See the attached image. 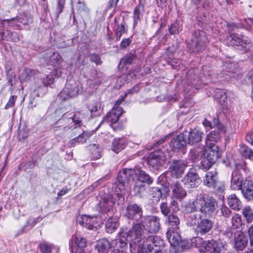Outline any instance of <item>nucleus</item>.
Returning <instances> with one entry per match:
<instances>
[{"mask_svg": "<svg viewBox=\"0 0 253 253\" xmlns=\"http://www.w3.org/2000/svg\"><path fill=\"white\" fill-rule=\"evenodd\" d=\"M140 226L136 223H133L131 227H122L118 233V237L124 241L130 242L129 248L131 253H136V248L140 249V246L145 243L147 237L142 236L140 232Z\"/></svg>", "mask_w": 253, "mask_h": 253, "instance_id": "obj_1", "label": "nucleus"}, {"mask_svg": "<svg viewBox=\"0 0 253 253\" xmlns=\"http://www.w3.org/2000/svg\"><path fill=\"white\" fill-rule=\"evenodd\" d=\"M229 35L227 37L226 43L229 46H241L245 52L251 51V40L242 34L235 33V31L242 28L241 23H228L227 25Z\"/></svg>", "mask_w": 253, "mask_h": 253, "instance_id": "obj_2", "label": "nucleus"}, {"mask_svg": "<svg viewBox=\"0 0 253 253\" xmlns=\"http://www.w3.org/2000/svg\"><path fill=\"white\" fill-rule=\"evenodd\" d=\"M209 42L206 33L203 30L192 32V38L187 42V48L190 53H198L205 50Z\"/></svg>", "mask_w": 253, "mask_h": 253, "instance_id": "obj_3", "label": "nucleus"}, {"mask_svg": "<svg viewBox=\"0 0 253 253\" xmlns=\"http://www.w3.org/2000/svg\"><path fill=\"white\" fill-rule=\"evenodd\" d=\"M143 210L141 205L133 201L127 202L123 209V216L132 221V224L140 222L143 218Z\"/></svg>", "mask_w": 253, "mask_h": 253, "instance_id": "obj_4", "label": "nucleus"}, {"mask_svg": "<svg viewBox=\"0 0 253 253\" xmlns=\"http://www.w3.org/2000/svg\"><path fill=\"white\" fill-rule=\"evenodd\" d=\"M199 200V211L205 217L212 215L218 207L217 200L212 196L204 195H200Z\"/></svg>", "mask_w": 253, "mask_h": 253, "instance_id": "obj_5", "label": "nucleus"}, {"mask_svg": "<svg viewBox=\"0 0 253 253\" xmlns=\"http://www.w3.org/2000/svg\"><path fill=\"white\" fill-rule=\"evenodd\" d=\"M158 183H160L161 187H152L149 189V194L153 200L157 203L161 199L166 198L170 192L169 183L167 182L165 174H161L158 178Z\"/></svg>", "mask_w": 253, "mask_h": 253, "instance_id": "obj_6", "label": "nucleus"}, {"mask_svg": "<svg viewBox=\"0 0 253 253\" xmlns=\"http://www.w3.org/2000/svg\"><path fill=\"white\" fill-rule=\"evenodd\" d=\"M203 184L206 187L213 189L216 194H222L225 190V183L220 181L216 170L208 171L203 178Z\"/></svg>", "mask_w": 253, "mask_h": 253, "instance_id": "obj_7", "label": "nucleus"}, {"mask_svg": "<svg viewBox=\"0 0 253 253\" xmlns=\"http://www.w3.org/2000/svg\"><path fill=\"white\" fill-rule=\"evenodd\" d=\"M125 112L121 107L113 108L103 117L99 126L104 122H106L110 124L114 131H119L123 129L124 128V125L123 123H120L119 120L121 116Z\"/></svg>", "mask_w": 253, "mask_h": 253, "instance_id": "obj_8", "label": "nucleus"}, {"mask_svg": "<svg viewBox=\"0 0 253 253\" xmlns=\"http://www.w3.org/2000/svg\"><path fill=\"white\" fill-rule=\"evenodd\" d=\"M227 244L219 238L214 237L203 241L200 249L201 253H222L226 249Z\"/></svg>", "mask_w": 253, "mask_h": 253, "instance_id": "obj_9", "label": "nucleus"}, {"mask_svg": "<svg viewBox=\"0 0 253 253\" xmlns=\"http://www.w3.org/2000/svg\"><path fill=\"white\" fill-rule=\"evenodd\" d=\"M140 226V232L145 236L144 231L155 234L160 229V218L156 215L144 216L140 222L136 223Z\"/></svg>", "mask_w": 253, "mask_h": 253, "instance_id": "obj_10", "label": "nucleus"}, {"mask_svg": "<svg viewBox=\"0 0 253 253\" xmlns=\"http://www.w3.org/2000/svg\"><path fill=\"white\" fill-rule=\"evenodd\" d=\"M163 150L161 148L154 150L149 153L147 158V164L149 168L158 169L162 166L166 160L165 152L168 150L167 145L162 146Z\"/></svg>", "mask_w": 253, "mask_h": 253, "instance_id": "obj_11", "label": "nucleus"}, {"mask_svg": "<svg viewBox=\"0 0 253 253\" xmlns=\"http://www.w3.org/2000/svg\"><path fill=\"white\" fill-rule=\"evenodd\" d=\"M147 249H142L139 253H162L165 247V242L157 236L150 235L146 239Z\"/></svg>", "mask_w": 253, "mask_h": 253, "instance_id": "obj_12", "label": "nucleus"}, {"mask_svg": "<svg viewBox=\"0 0 253 253\" xmlns=\"http://www.w3.org/2000/svg\"><path fill=\"white\" fill-rule=\"evenodd\" d=\"M79 91L77 83L73 79L68 80L64 88L58 95V100L63 102L69 98L76 97Z\"/></svg>", "mask_w": 253, "mask_h": 253, "instance_id": "obj_13", "label": "nucleus"}, {"mask_svg": "<svg viewBox=\"0 0 253 253\" xmlns=\"http://www.w3.org/2000/svg\"><path fill=\"white\" fill-rule=\"evenodd\" d=\"M187 167V162L184 160L170 159L169 162L168 172L172 177H182Z\"/></svg>", "mask_w": 253, "mask_h": 253, "instance_id": "obj_14", "label": "nucleus"}, {"mask_svg": "<svg viewBox=\"0 0 253 253\" xmlns=\"http://www.w3.org/2000/svg\"><path fill=\"white\" fill-rule=\"evenodd\" d=\"M187 145L199 146L202 141L204 132L198 128H191L183 132Z\"/></svg>", "mask_w": 253, "mask_h": 253, "instance_id": "obj_15", "label": "nucleus"}, {"mask_svg": "<svg viewBox=\"0 0 253 253\" xmlns=\"http://www.w3.org/2000/svg\"><path fill=\"white\" fill-rule=\"evenodd\" d=\"M214 130L211 131L207 134L206 142L208 146L210 142L217 143L220 140L221 135L225 133V130L224 126L219 123L218 119H214Z\"/></svg>", "mask_w": 253, "mask_h": 253, "instance_id": "obj_16", "label": "nucleus"}, {"mask_svg": "<svg viewBox=\"0 0 253 253\" xmlns=\"http://www.w3.org/2000/svg\"><path fill=\"white\" fill-rule=\"evenodd\" d=\"M187 143L183 132L174 136L170 140L169 146L173 152L185 153Z\"/></svg>", "mask_w": 253, "mask_h": 253, "instance_id": "obj_17", "label": "nucleus"}, {"mask_svg": "<svg viewBox=\"0 0 253 253\" xmlns=\"http://www.w3.org/2000/svg\"><path fill=\"white\" fill-rule=\"evenodd\" d=\"M77 221L81 226L92 230L98 229L100 225L103 224L102 220H98L97 217L86 215L79 217Z\"/></svg>", "mask_w": 253, "mask_h": 253, "instance_id": "obj_18", "label": "nucleus"}, {"mask_svg": "<svg viewBox=\"0 0 253 253\" xmlns=\"http://www.w3.org/2000/svg\"><path fill=\"white\" fill-rule=\"evenodd\" d=\"M135 172L134 169H124L119 172L116 184L121 191L125 190L126 184L133 179L132 175Z\"/></svg>", "mask_w": 253, "mask_h": 253, "instance_id": "obj_19", "label": "nucleus"}, {"mask_svg": "<svg viewBox=\"0 0 253 253\" xmlns=\"http://www.w3.org/2000/svg\"><path fill=\"white\" fill-rule=\"evenodd\" d=\"M214 227V222L210 218L203 217L198 220L195 228V232L199 236H205L210 234Z\"/></svg>", "mask_w": 253, "mask_h": 253, "instance_id": "obj_20", "label": "nucleus"}, {"mask_svg": "<svg viewBox=\"0 0 253 253\" xmlns=\"http://www.w3.org/2000/svg\"><path fill=\"white\" fill-rule=\"evenodd\" d=\"M182 181L187 187L196 188L201 184L202 180L196 170L194 168H190L182 179Z\"/></svg>", "mask_w": 253, "mask_h": 253, "instance_id": "obj_21", "label": "nucleus"}, {"mask_svg": "<svg viewBox=\"0 0 253 253\" xmlns=\"http://www.w3.org/2000/svg\"><path fill=\"white\" fill-rule=\"evenodd\" d=\"M70 253H77L80 250L85 251L84 248L87 246V241L85 238L79 234L73 235L69 242Z\"/></svg>", "mask_w": 253, "mask_h": 253, "instance_id": "obj_22", "label": "nucleus"}, {"mask_svg": "<svg viewBox=\"0 0 253 253\" xmlns=\"http://www.w3.org/2000/svg\"><path fill=\"white\" fill-rule=\"evenodd\" d=\"M114 204L115 201L111 195L101 197L98 204L99 211L101 213L107 214V216L112 215L114 213L113 208Z\"/></svg>", "mask_w": 253, "mask_h": 253, "instance_id": "obj_23", "label": "nucleus"}, {"mask_svg": "<svg viewBox=\"0 0 253 253\" xmlns=\"http://www.w3.org/2000/svg\"><path fill=\"white\" fill-rule=\"evenodd\" d=\"M81 113L78 114L69 113L68 112L64 113L62 118L59 119L55 124L56 127H59L61 126L60 124L64 122H69L71 121L72 123H74L75 125L78 126H75L74 129H80V127L82 125V118L80 116Z\"/></svg>", "mask_w": 253, "mask_h": 253, "instance_id": "obj_24", "label": "nucleus"}, {"mask_svg": "<svg viewBox=\"0 0 253 253\" xmlns=\"http://www.w3.org/2000/svg\"><path fill=\"white\" fill-rule=\"evenodd\" d=\"M243 198L248 201H253V181L246 179L239 190Z\"/></svg>", "mask_w": 253, "mask_h": 253, "instance_id": "obj_25", "label": "nucleus"}, {"mask_svg": "<svg viewBox=\"0 0 253 253\" xmlns=\"http://www.w3.org/2000/svg\"><path fill=\"white\" fill-rule=\"evenodd\" d=\"M172 190V197L176 199L181 201L187 195L186 190L182 187L180 182L178 180L173 181L170 184L169 183V188Z\"/></svg>", "mask_w": 253, "mask_h": 253, "instance_id": "obj_26", "label": "nucleus"}, {"mask_svg": "<svg viewBox=\"0 0 253 253\" xmlns=\"http://www.w3.org/2000/svg\"><path fill=\"white\" fill-rule=\"evenodd\" d=\"M248 239L241 231L235 233L234 236V248L237 251H242L247 246Z\"/></svg>", "mask_w": 253, "mask_h": 253, "instance_id": "obj_27", "label": "nucleus"}, {"mask_svg": "<svg viewBox=\"0 0 253 253\" xmlns=\"http://www.w3.org/2000/svg\"><path fill=\"white\" fill-rule=\"evenodd\" d=\"M217 101L223 110H227L230 103V97L227 95V93L224 90L218 89L215 93Z\"/></svg>", "mask_w": 253, "mask_h": 253, "instance_id": "obj_28", "label": "nucleus"}, {"mask_svg": "<svg viewBox=\"0 0 253 253\" xmlns=\"http://www.w3.org/2000/svg\"><path fill=\"white\" fill-rule=\"evenodd\" d=\"M165 223L168 226V230L179 231L180 230V219L176 212H171L169 216H167Z\"/></svg>", "mask_w": 253, "mask_h": 253, "instance_id": "obj_29", "label": "nucleus"}, {"mask_svg": "<svg viewBox=\"0 0 253 253\" xmlns=\"http://www.w3.org/2000/svg\"><path fill=\"white\" fill-rule=\"evenodd\" d=\"M208 147V149L204 152L203 155H205L209 158H211L212 160L216 162L221 155V152L220 151L219 146L213 143L210 142Z\"/></svg>", "mask_w": 253, "mask_h": 253, "instance_id": "obj_30", "label": "nucleus"}, {"mask_svg": "<svg viewBox=\"0 0 253 253\" xmlns=\"http://www.w3.org/2000/svg\"><path fill=\"white\" fill-rule=\"evenodd\" d=\"M91 136V133L87 131H83L77 137L69 140L67 144V145L69 148H72L76 146L77 145L80 144H84L86 142Z\"/></svg>", "mask_w": 253, "mask_h": 253, "instance_id": "obj_31", "label": "nucleus"}, {"mask_svg": "<svg viewBox=\"0 0 253 253\" xmlns=\"http://www.w3.org/2000/svg\"><path fill=\"white\" fill-rule=\"evenodd\" d=\"M44 58L47 64L53 66L60 64L63 60L61 55L59 53L54 51L46 53Z\"/></svg>", "mask_w": 253, "mask_h": 253, "instance_id": "obj_32", "label": "nucleus"}, {"mask_svg": "<svg viewBox=\"0 0 253 253\" xmlns=\"http://www.w3.org/2000/svg\"><path fill=\"white\" fill-rule=\"evenodd\" d=\"M105 223L106 231L112 233L119 226V218L117 215H109Z\"/></svg>", "mask_w": 253, "mask_h": 253, "instance_id": "obj_33", "label": "nucleus"}, {"mask_svg": "<svg viewBox=\"0 0 253 253\" xmlns=\"http://www.w3.org/2000/svg\"><path fill=\"white\" fill-rule=\"evenodd\" d=\"M145 0H139V3L136 6L134 9L133 12V26L135 27L137 24L138 21L142 18L143 14L145 11L144 5L143 2Z\"/></svg>", "mask_w": 253, "mask_h": 253, "instance_id": "obj_34", "label": "nucleus"}, {"mask_svg": "<svg viewBox=\"0 0 253 253\" xmlns=\"http://www.w3.org/2000/svg\"><path fill=\"white\" fill-rule=\"evenodd\" d=\"M226 72L229 77L236 80L241 78L243 76L242 70L239 67L238 64L235 63L228 64Z\"/></svg>", "mask_w": 253, "mask_h": 253, "instance_id": "obj_35", "label": "nucleus"}, {"mask_svg": "<svg viewBox=\"0 0 253 253\" xmlns=\"http://www.w3.org/2000/svg\"><path fill=\"white\" fill-rule=\"evenodd\" d=\"M244 180L242 174L238 170H235L232 173L231 188L233 190H239Z\"/></svg>", "mask_w": 253, "mask_h": 253, "instance_id": "obj_36", "label": "nucleus"}, {"mask_svg": "<svg viewBox=\"0 0 253 253\" xmlns=\"http://www.w3.org/2000/svg\"><path fill=\"white\" fill-rule=\"evenodd\" d=\"M137 58L135 50H131L126 53L121 59L118 65L119 69L123 68L126 65H130Z\"/></svg>", "mask_w": 253, "mask_h": 253, "instance_id": "obj_37", "label": "nucleus"}, {"mask_svg": "<svg viewBox=\"0 0 253 253\" xmlns=\"http://www.w3.org/2000/svg\"><path fill=\"white\" fill-rule=\"evenodd\" d=\"M166 236L170 245L174 248L178 247L181 241V237L178 231L168 230Z\"/></svg>", "mask_w": 253, "mask_h": 253, "instance_id": "obj_38", "label": "nucleus"}, {"mask_svg": "<svg viewBox=\"0 0 253 253\" xmlns=\"http://www.w3.org/2000/svg\"><path fill=\"white\" fill-rule=\"evenodd\" d=\"M227 199V204L231 209L237 211L242 209V203L236 194L230 195Z\"/></svg>", "mask_w": 253, "mask_h": 253, "instance_id": "obj_39", "label": "nucleus"}, {"mask_svg": "<svg viewBox=\"0 0 253 253\" xmlns=\"http://www.w3.org/2000/svg\"><path fill=\"white\" fill-rule=\"evenodd\" d=\"M199 205L198 197L194 200H190L185 203L182 206L183 211L185 213H192L198 211L199 208L197 206Z\"/></svg>", "mask_w": 253, "mask_h": 253, "instance_id": "obj_40", "label": "nucleus"}, {"mask_svg": "<svg viewBox=\"0 0 253 253\" xmlns=\"http://www.w3.org/2000/svg\"><path fill=\"white\" fill-rule=\"evenodd\" d=\"M135 173L137 175V179L138 182L146 183L148 185H151L153 182V177L144 170L137 169Z\"/></svg>", "mask_w": 253, "mask_h": 253, "instance_id": "obj_41", "label": "nucleus"}, {"mask_svg": "<svg viewBox=\"0 0 253 253\" xmlns=\"http://www.w3.org/2000/svg\"><path fill=\"white\" fill-rule=\"evenodd\" d=\"M112 248L118 253H126L128 248V243L118 238V239L112 241Z\"/></svg>", "mask_w": 253, "mask_h": 253, "instance_id": "obj_42", "label": "nucleus"}, {"mask_svg": "<svg viewBox=\"0 0 253 253\" xmlns=\"http://www.w3.org/2000/svg\"><path fill=\"white\" fill-rule=\"evenodd\" d=\"M87 108L90 113V116L92 118L100 116L102 113L103 109L99 102L89 104Z\"/></svg>", "mask_w": 253, "mask_h": 253, "instance_id": "obj_43", "label": "nucleus"}, {"mask_svg": "<svg viewBox=\"0 0 253 253\" xmlns=\"http://www.w3.org/2000/svg\"><path fill=\"white\" fill-rule=\"evenodd\" d=\"M125 147V140L123 138H116L112 142V150L116 153H119L124 149Z\"/></svg>", "mask_w": 253, "mask_h": 253, "instance_id": "obj_44", "label": "nucleus"}, {"mask_svg": "<svg viewBox=\"0 0 253 253\" xmlns=\"http://www.w3.org/2000/svg\"><path fill=\"white\" fill-rule=\"evenodd\" d=\"M146 190V185L138 182H135L132 189L134 196L139 198H142Z\"/></svg>", "mask_w": 253, "mask_h": 253, "instance_id": "obj_45", "label": "nucleus"}, {"mask_svg": "<svg viewBox=\"0 0 253 253\" xmlns=\"http://www.w3.org/2000/svg\"><path fill=\"white\" fill-rule=\"evenodd\" d=\"M16 17L18 24H21L24 26L28 25L30 23L32 22V18L31 15L26 12L19 13Z\"/></svg>", "mask_w": 253, "mask_h": 253, "instance_id": "obj_46", "label": "nucleus"}, {"mask_svg": "<svg viewBox=\"0 0 253 253\" xmlns=\"http://www.w3.org/2000/svg\"><path fill=\"white\" fill-rule=\"evenodd\" d=\"M4 35V40L7 41H10L12 42H18L22 38V36L20 35L16 32H11L10 30H5V34Z\"/></svg>", "mask_w": 253, "mask_h": 253, "instance_id": "obj_47", "label": "nucleus"}, {"mask_svg": "<svg viewBox=\"0 0 253 253\" xmlns=\"http://www.w3.org/2000/svg\"><path fill=\"white\" fill-rule=\"evenodd\" d=\"M84 76L85 78L90 81H95L98 78V72L93 67H86L84 69Z\"/></svg>", "mask_w": 253, "mask_h": 253, "instance_id": "obj_48", "label": "nucleus"}, {"mask_svg": "<svg viewBox=\"0 0 253 253\" xmlns=\"http://www.w3.org/2000/svg\"><path fill=\"white\" fill-rule=\"evenodd\" d=\"M215 161L212 160L211 158H209L205 155L201 159L200 168L205 171L208 170L215 163Z\"/></svg>", "mask_w": 253, "mask_h": 253, "instance_id": "obj_49", "label": "nucleus"}, {"mask_svg": "<svg viewBox=\"0 0 253 253\" xmlns=\"http://www.w3.org/2000/svg\"><path fill=\"white\" fill-rule=\"evenodd\" d=\"M38 73V71L37 70L32 69L28 67H25L21 74V80L23 81H29Z\"/></svg>", "mask_w": 253, "mask_h": 253, "instance_id": "obj_50", "label": "nucleus"}, {"mask_svg": "<svg viewBox=\"0 0 253 253\" xmlns=\"http://www.w3.org/2000/svg\"><path fill=\"white\" fill-rule=\"evenodd\" d=\"M239 152L240 154L247 159L253 158V151L249 146L241 144L240 145Z\"/></svg>", "mask_w": 253, "mask_h": 253, "instance_id": "obj_51", "label": "nucleus"}, {"mask_svg": "<svg viewBox=\"0 0 253 253\" xmlns=\"http://www.w3.org/2000/svg\"><path fill=\"white\" fill-rule=\"evenodd\" d=\"M90 157L93 160H97L101 158V148L98 144H93L90 145Z\"/></svg>", "mask_w": 253, "mask_h": 253, "instance_id": "obj_52", "label": "nucleus"}, {"mask_svg": "<svg viewBox=\"0 0 253 253\" xmlns=\"http://www.w3.org/2000/svg\"><path fill=\"white\" fill-rule=\"evenodd\" d=\"M44 150L43 148H41L39 149L37 153L33 155L32 157V160L31 161L28 162L26 163L27 168L29 169H33L35 166L37 165L38 164V161H37V157L40 155H43V154Z\"/></svg>", "mask_w": 253, "mask_h": 253, "instance_id": "obj_53", "label": "nucleus"}, {"mask_svg": "<svg viewBox=\"0 0 253 253\" xmlns=\"http://www.w3.org/2000/svg\"><path fill=\"white\" fill-rule=\"evenodd\" d=\"M242 214L248 223H250L253 221V211L250 207H245L242 210Z\"/></svg>", "mask_w": 253, "mask_h": 253, "instance_id": "obj_54", "label": "nucleus"}, {"mask_svg": "<svg viewBox=\"0 0 253 253\" xmlns=\"http://www.w3.org/2000/svg\"><path fill=\"white\" fill-rule=\"evenodd\" d=\"M168 30L170 35H178L182 29L179 26V22L177 20H175L170 25L168 26Z\"/></svg>", "mask_w": 253, "mask_h": 253, "instance_id": "obj_55", "label": "nucleus"}, {"mask_svg": "<svg viewBox=\"0 0 253 253\" xmlns=\"http://www.w3.org/2000/svg\"><path fill=\"white\" fill-rule=\"evenodd\" d=\"M160 208L161 213L165 216H168L173 212V209L167 202H162L160 204Z\"/></svg>", "mask_w": 253, "mask_h": 253, "instance_id": "obj_56", "label": "nucleus"}, {"mask_svg": "<svg viewBox=\"0 0 253 253\" xmlns=\"http://www.w3.org/2000/svg\"><path fill=\"white\" fill-rule=\"evenodd\" d=\"M29 134V130L27 127L25 126H23L22 128L19 127L18 132V138L19 141H22L26 139Z\"/></svg>", "mask_w": 253, "mask_h": 253, "instance_id": "obj_57", "label": "nucleus"}, {"mask_svg": "<svg viewBox=\"0 0 253 253\" xmlns=\"http://www.w3.org/2000/svg\"><path fill=\"white\" fill-rule=\"evenodd\" d=\"M53 246L46 242H42L39 245L40 251L42 253H51Z\"/></svg>", "mask_w": 253, "mask_h": 253, "instance_id": "obj_58", "label": "nucleus"}, {"mask_svg": "<svg viewBox=\"0 0 253 253\" xmlns=\"http://www.w3.org/2000/svg\"><path fill=\"white\" fill-rule=\"evenodd\" d=\"M203 217L201 214L196 213H192L188 216V221L190 222L192 225H195L197 226L198 220H200V218H202Z\"/></svg>", "mask_w": 253, "mask_h": 253, "instance_id": "obj_59", "label": "nucleus"}, {"mask_svg": "<svg viewBox=\"0 0 253 253\" xmlns=\"http://www.w3.org/2000/svg\"><path fill=\"white\" fill-rule=\"evenodd\" d=\"M232 223L236 228H240L244 224L241 216L239 214H235L232 218Z\"/></svg>", "mask_w": 253, "mask_h": 253, "instance_id": "obj_60", "label": "nucleus"}, {"mask_svg": "<svg viewBox=\"0 0 253 253\" xmlns=\"http://www.w3.org/2000/svg\"><path fill=\"white\" fill-rule=\"evenodd\" d=\"M6 21L8 26L15 28L18 30L21 29V25L18 24L16 17L6 19Z\"/></svg>", "mask_w": 253, "mask_h": 253, "instance_id": "obj_61", "label": "nucleus"}, {"mask_svg": "<svg viewBox=\"0 0 253 253\" xmlns=\"http://www.w3.org/2000/svg\"><path fill=\"white\" fill-rule=\"evenodd\" d=\"M40 217L38 218L30 217L27 219L25 226L26 227V228H28L29 230L32 229L35 226V225L40 221Z\"/></svg>", "mask_w": 253, "mask_h": 253, "instance_id": "obj_62", "label": "nucleus"}, {"mask_svg": "<svg viewBox=\"0 0 253 253\" xmlns=\"http://www.w3.org/2000/svg\"><path fill=\"white\" fill-rule=\"evenodd\" d=\"M55 76V73L54 72H51L49 74L46 76V77L44 79L43 83L45 86H48L52 84L54 82V77Z\"/></svg>", "mask_w": 253, "mask_h": 253, "instance_id": "obj_63", "label": "nucleus"}, {"mask_svg": "<svg viewBox=\"0 0 253 253\" xmlns=\"http://www.w3.org/2000/svg\"><path fill=\"white\" fill-rule=\"evenodd\" d=\"M241 25L242 27H245L248 30L253 31V19L251 18L244 19Z\"/></svg>", "mask_w": 253, "mask_h": 253, "instance_id": "obj_64", "label": "nucleus"}]
</instances>
